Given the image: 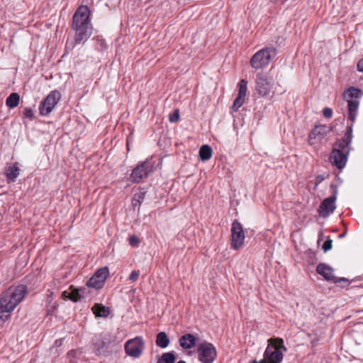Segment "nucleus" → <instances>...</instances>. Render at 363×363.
<instances>
[{
	"mask_svg": "<svg viewBox=\"0 0 363 363\" xmlns=\"http://www.w3.org/2000/svg\"><path fill=\"white\" fill-rule=\"evenodd\" d=\"M24 285H18L9 288L0 296V325L6 322L16 308L24 299L27 294Z\"/></svg>",
	"mask_w": 363,
	"mask_h": 363,
	"instance_id": "nucleus-1",
	"label": "nucleus"
},
{
	"mask_svg": "<svg viewBox=\"0 0 363 363\" xmlns=\"http://www.w3.org/2000/svg\"><path fill=\"white\" fill-rule=\"evenodd\" d=\"M352 138V124H351L347 127L343 137L341 139L337 140L333 145L330 156V161L337 169H341L346 165L348 155L352 150L351 143Z\"/></svg>",
	"mask_w": 363,
	"mask_h": 363,
	"instance_id": "nucleus-2",
	"label": "nucleus"
},
{
	"mask_svg": "<svg viewBox=\"0 0 363 363\" xmlns=\"http://www.w3.org/2000/svg\"><path fill=\"white\" fill-rule=\"evenodd\" d=\"M90 11L86 6H79L73 16L72 27L76 31L75 42L80 43L91 35Z\"/></svg>",
	"mask_w": 363,
	"mask_h": 363,
	"instance_id": "nucleus-3",
	"label": "nucleus"
},
{
	"mask_svg": "<svg viewBox=\"0 0 363 363\" xmlns=\"http://www.w3.org/2000/svg\"><path fill=\"white\" fill-rule=\"evenodd\" d=\"M282 350H286L284 341L280 338H270L268 345L264 352V363H281L283 360Z\"/></svg>",
	"mask_w": 363,
	"mask_h": 363,
	"instance_id": "nucleus-4",
	"label": "nucleus"
},
{
	"mask_svg": "<svg viewBox=\"0 0 363 363\" xmlns=\"http://www.w3.org/2000/svg\"><path fill=\"white\" fill-rule=\"evenodd\" d=\"M277 55L274 47H267L256 52L251 57L250 64L255 69H264Z\"/></svg>",
	"mask_w": 363,
	"mask_h": 363,
	"instance_id": "nucleus-5",
	"label": "nucleus"
},
{
	"mask_svg": "<svg viewBox=\"0 0 363 363\" xmlns=\"http://www.w3.org/2000/svg\"><path fill=\"white\" fill-rule=\"evenodd\" d=\"M198 359L201 363H213L217 357L215 346L208 342L204 341L196 345Z\"/></svg>",
	"mask_w": 363,
	"mask_h": 363,
	"instance_id": "nucleus-6",
	"label": "nucleus"
},
{
	"mask_svg": "<svg viewBox=\"0 0 363 363\" xmlns=\"http://www.w3.org/2000/svg\"><path fill=\"white\" fill-rule=\"evenodd\" d=\"M273 86L272 78L267 73L258 72L255 77V90L259 96L269 94Z\"/></svg>",
	"mask_w": 363,
	"mask_h": 363,
	"instance_id": "nucleus-7",
	"label": "nucleus"
},
{
	"mask_svg": "<svg viewBox=\"0 0 363 363\" xmlns=\"http://www.w3.org/2000/svg\"><path fill=\"white\" fill-rule=\"evenodd\" d=\"M245 236L242 224L235 220L231 226V248L237 250L244 244Z\"/></svg>",
	"mask_w": 363,
	"mask_h": 363,
	"instance_id": "nucleus-8",
	"label": "nucleus"
},
{
	"mask_svg": "<svg viewBox=\"0 0 363 363\" xmlns=\"http://www.w3.org/2000/svg\"><path fill=\"white\" fill-rule=\"evenodd\" d=\"M331 186L333 189V195L325 199L319 206L318 213L323 218L328 217L336 208L335 201L337 199V188L334 184Z\"/></svg>",
	"mask_w": 363,
	"mask_h": 363,
	"instance_id": "nucleus-9",
	"label": "nucleus"
},
{
	"mask_svg": "<svg viewBox=\"0 0 363 363\" xmlns=\"http://www.w3.org/2000/svg\"><path fill=\"white\" fill-rule=\"evenodd\" d=\"M60 98L61 94L58 91H51L40 105L39 111L40 115L48 116L51 113Z\"/></svg>",
	"mask_w": 363,
	"mask_h": 363,
	"instance_id": "nucleus-10",
	"label": "nucleus"
},
{
	"mask_svg": "<svg viewBox=\"0 0 363 363\" xmlns=\"http://www.w3.org/2000/svg\"><path fill=\"white\" fill-rule=\"evenodd\" d=\"M108 276V267H102L98 269L95 274L89 279L86 285L89 287L95 289H101L103 287L106 279Z\"/></svg>",
	"mask_w": 363,
	"mask_h": 363,
	"instance_id": "nucleus-11",
	"label": "nucleus"
},
{
	"mask_svg": "<svg viewBox=\"0 0 363 363\" xmlns=\"http://www.w3.org/2000/svg\"><path fill=\"white\" fill-rule=\"evenodd\" d=\"M329 131L328 127L325 125H315L309 134V144L313 145L320 143Z\"/></svg>",
	"mask_w": 363,
	"mask_h": 363,
	"instance_id": "nucleus-12",
	"label": "nucleus"
},
{
	"mask_svg": "<svg viewBox=\"0 0 363 363\" xmlns=\"http://www.w3.org/2000/svg\"><path fill=\"white\" fill-rule=\"evenodd\" d=\"M316 272L323 277L327 281H330L333 283L340 281V279L334 275L333 269L325 263H320L317 265Z\"/></svg>",
	"mask_w": 363,
	"mask_h": 363,
	"instance_id": "nucleus-13",
	"label": "nucleus"
},
{
	"mask_svg": "<svg viewBox=\"0 0 363 363\" xmlns=\"http://www.w3.org/2000/svg\"><path fill=\"white\" fill-rule=\"evenodd\" d=\"M138 178H145L147 177L150 173H152L155 170V166L150 160H146L141 163L140 164H138Z\"/></svg>",
	"mask_w": 363,
	"mask_h": 363,
	"instance_id": "nucleus-14",
	"label": "nucleus"
},
{
	"mask_svg": "<svg viewBox=\"0 0 363 363\" xmlns=\"http://www.w3.org/2000/svg\"><path fill=\"white\" fill-rule=\"evenodd\" d=\"M197 337L190 333L184 334L179 340V345L184 350H189L196 346Z\"/></svg>",
	"mask_w": 363,
	"mask_h": 363,
	"instance_id": "nucleus-15",
	"label": "nucleus"
},
{
	"mask_svg": "<svg viewBox=\"0 0 363 363\" xmlns=\"http://www.w3.org/2000/svg\"><path fill=\"white\" fill-rule=\"evenodd\" d=\"M363 96V91L354 86L349 87L344 93L343 97L346 101H359V99Z\"/></svg>",
	"mask_w": 363,
	"mask_h": 363,
	"instance_id": "nucleus-16",
	"label": "nucleus"
},
{
	"mask_svg": "<svg viewBox=\"0 0 363 363\" xmlns=\"http://www.w3.org/2000/svg\"><path fill=\"white\" fill-rule=\"evenodd\" d=\"M347 102L348 107V119L351 121V124L353 125L357 117L359 101H347Z\"/></svg>",
	"mask_w": 363,
	"mask_h": 363,
	"instance_id": "nucleus-17",
	"label": "nucleus"
},
{
	"mask_svg": "<svg viewBox=\"0 0 363 363\" xmlns=\"http://www.w3.org/2000/svg\"><path fill=\"white\" fill-rule=\"evenodd\" d=\"M169 338L165 332H160L156 336V345L160 348L164 349L169 345Z\"/></svg>",
	"mask_w": 363,
	"mask_h": 363,
	"instance_id": "nucleus-18",
	"label": "nucleus"
},
{
	"mask_svg": "<svg viewBox=\"0 0 363 363\" xmlns=\"http://www.w3.org/2000/svg\"><path fill=\"white\" fill-rule=\"evenodd\" d=\"M177 355L174 351L163 353L157 358V363H174Z\"/></svg>",
	"mask_w": 363,
	"mask_h": 363,
	"instance_id": "nucleus-19",
	"label": "nucleus"
},
{
	"mask_svg": "<svg viewBox=\"0 0 363 363\" xmlns=\"http://www.w3.org/2000/svg\"><path fill=\"white\" fill-rule=\"evenodd\" d=\"M92 311L96 317L106 318L109 315V310L102 304L96 303L92 307Z\"/></svg>",
	"mask_w": 363,
	"mask_h": 363,
	"instance_id": "nucleus-20",
	"label": "nucleus"
},
{
	"mask_svg": "<svg viewBox=\"0 0 363 363\" xmlns=\"http://www.w3.org/2000/svg\"><path fill=\"white\" fill-rule=\"evenodd\" d=\"M212 148L208 145L201 146L199 150V157L202 161H207L210 160L212 157Z\"/></svg>",
	"mask_w": 363,
	"mask_h": 363,
	"instance_id": "nucleus-21",
	"label": "nucleus"
},
{
	"mask_svg": "<svg viewBox=\"0 0 363 363\" xmlns=\"http://www.w3.org/2000/svg\"><path fill=\"white\" fill-rule=\"evenodd\" d=\"M20 101V96L18 93L11 94L6 101V104L10 108H13L18 106Z\"/></svg>",
	"mask_w": 363,
	"mask_h": 363,
	"instance_id": "nucleus-22",
	"label": "nucleus"
},
{
	"mask_svg": "<svg viewBox=\"0 0 363 363\" xmlns=\"http://www.w3.org/2000/svg\"><path fill=\"white\" fill-rule=\"evenodd\" d=\"M125 350L127 354L136 357V338L129 340L125 345Z\"/></svg>",
	"mask_w": 363,
	"mask_h": 363,
	"instance_id": "nucleus-23",
	"label": "nucleus"
},
{
	"mask_svg": "<svg viewBox=\"0 0 363 363\" xmlns=\"http://www.w3.org/2000/svg\"><path fill=\"white\" fill-rule=\"evenodd\" d=\"M247 90V81L242 79L238 83V96L245 97L246 96Z\"/></svg>",
	"mask_w": 363,
	"mask_h": 363,
	"instance_id": "nucleus-24",
	"label": "nucleus"
},
{
	"mask_svg": "<svg viewBox=\"0 0 363 363\" xmlns=\"http://www.w3.org/2000/svg\"><path fill=\"white\" fill-rule=\"evenodd\" d=\"M19 169L16 166H12L6 170V176L8 179L14 180L19 174Z\"/></svg>",
	"mask_w": 363,
	"mask_h": 363,
	"instance_id": "nucleus-25",
	"label": "nucleus"
},
{
	"mask_svg": "<svg viewBox=\"0 0 363 363\" xmlns=\"http://www.w3.org/2000/svg\"><path fill=\"white\" fill-rule=\"evenodd\" d=\"M245 101V97L242 96H237V98L235 99L233 104V109L234 111H238L239 108L241 107V106L243 104Z\"/></svg>",
	"mask_w": 363,
	"mask_h": 363,
	"instance_id": "nucleus-26",
	"label": "nucleus"
},
{
	"mask_svg": "<svg viewBox=\"0 0 363 363\" xmlns=\"http://www.w3.org/2000/svg\"><path fill=\"white\" fill-rule=\"evenodd\" d=\"M169 120L172 123H176L179 120V110L175 109L172 113L169 116Z\"/></svg>",
	"mask_w": 363,
	"mask_h": 363,
	"instance_id": "nucleus-27",
	"label": "nucleus"
},
{
	"mask_svg": "<svg viewBox=\"0 0 363 363\" xmlns=\"http://www.w3.org/2000/svg\"><path fill=\"white\" fill-rule=\"evenodd\" d=\"M145 348L144 342L141 337L138 336V357L140 355Z\"/></svg>",
	"mask_w": 363,
	"mask_h": 363,
	"instance_id": "nucleus-28",
	"label": "nucleus"
},
{
	"mask_svg": "<svg viewBox=\"0 0 363 363\" xmlns=\"http://www.w3.org/2000/svg\"><path fill=\"white\" fill-rule=\"evenodd\" d=\"M333 247V240L331 239L326 240L323 245V249L325 252H327L332 249Z\"/></svg>",
	"mask_w": 363,
	"mask_h": 363,
	"instance_id": "nucleus-29",
	"label": "nucleus"
},
{
	"mask_svg": "<svg viewBox=\"0 0 363 363\" xmlns=\"http://www.w3.org/2000/svg\"><path fill=\"white\" fill-rule=\"evenodd\" d=\"M23 114H24V116L26 118H29L30 120H32L33 118V116H34L33 111L30 108H26L24 109Z\"/></svg>",
	"mask_w": 363,
	"mask_h": 363,
	"instance_id": "nucleus-30",
	"label": "nucleus"
},
{
	"mask_svg": "<svg viewBox=\"0 0 363 363\" xmlns=\"http://www.w3.org/2000/svg\"><path fill=\"white\" fill-rule=\"evenodd\" d=\"M323 113L324 117L330 118L333 116V110L330 108L326 107L323 110Z\"/></svg>",
	"mask_w": 363,
	"mask_h": 363,
	"instance_id": "nucleus-31",
	"label": "nucleus"
},
{
	"mask_svg": "<svg viewBox=\"0 0 363 363\" xmlns=\"http://www.w3.org/2000/svg\"><path fill=\"white\" fill-rule=\"evenodd\" d=\"M69 297L70 299H72L74 301H77V300H79V297L78 291L75 290V291H72V293L70 294Z\"/></svg>",
	"mask_w": 363,
	"mask_h": 363,
	"instance_id": "nucleus-32",
	"label": "nucleus"
},
{
	"mask_svg": "<svg viewBox=\"0 0 363 363\" xmlns=\"http://www.w3.org/2000/svg\"><path fill=\"white\" fill-rule=\"evenodd\" d=\"M134 143V135L133 134H131L127 139V147H128V150H130V143Z\"/></svg>",
	"mask_w": 363,
	"mask_h": 363,
	"instance_id": "nucleus-33",
	"label": "nucleus"
},
{
	"mask_svg": "<svg viewBox=\"0 0 363 363\" xmlns=\"http://www.w3.org/2000/svg\"><path fill=\"white\" fill-rule=\"evenodd\" d=\"M145 194H146V192L145 191H143V189H141L140 190V195H139V198L138 199V203H139V204L141 203Z\"/></svg>",
	"mask_w": 363,
	"mask_h": 363,
	"instance_id": "nucleus-34",
	"label": "nucleus"
},
{
	"mask_svg": "<svg viewBox=\"0 0 363 363\" xmlns=\"http://www.w3.org/2000/svg\"><path fill=\"white\" fill-rule=\"evenodd\" d=\"M357 69L359 72L363 73V58L357 62Z\"/></svg>",
	"mask_w": 363,
	"mask_h": 363,
	"instance_id": "nucleus-35",
	"label": "nucleus"
},
{
	"mask_svg": "<svg viewBox=\"0 0 363 363\" xmlns=\"http://www.w3.org/2000/svg\"><path fill=\"white\" fill-rule=\"evenodd\" d=\"M325 179V177L323 175H318L315 178V186L318 185Z\"/></svg>",
	"mask_w": 363,
	"mask_h": 363,
	"instance_id": "nucleus-36",
	"label": "nucleus"
},
{
	"mask_svg": "<svg viewBox=\"0 0 363 363\" xmlns=\"http://www.w3.org/2000/svg\"><path fill=\"white\" fill-rule=\"evenodd\" d=\"M129 242H130V244L132 246H135L136 245V238H135V236L133 235V236L130 237Z\"/></svg>",
	"mask_w": 363,
	"mask_h": 363,
	"instance_id": "nucleus-37",
	"label": "nucleus"
},
{
	"mask_svg": "<svg viewBox=\"0 0 363 363\" xmlns=\"http://www.w3.org/2000/svg\"><path fill=\"white\" fill-rule=\"evenodd\" d=\"M130 279L131 280H135L136 279V271H133L130 275Z\"/></svg>",
	"mask_w": 363,
	"mask_h": 363,
	"instance_id": "nucleus-38",
	"label": "nucleus"
},
{
	"mask_svg": "<svg viewBox=\"0 0 363 363\" xmlns=\"http://www.w3.org/2000/svg\"><path fill=\"white\" fill-rule=\"evenodd\" d=\"M252 363H264V362L262 359L260 361L253 360Z\"/></svg>",
	"mask_w": 363,
	"mask_h": 363,
	"instance_id": "nucleus-39",
	"label": "nucleus"
},
{
	"mask_svg": "<svg viewBox=\"0 0 363 363\" xmlns=\"http://www.w3.org/2000/svg\"><path fill=\"white\" fill-rule=\"evenodd\" d=\"M345 233H346V232H345V233H342V234L339 235V238H343V237L345 235Z\"/></svg>",
	"mask_w": 363,
	"mask_h": 363,
	"instance_id": "nucleus-40",
	"label": "nucleus"
},
{
	"mask_svg": "<svg viewBox=\"0 0 363 363\" xmlns=\"http://www.w3.org/2000/svg\"><path fill=\"white\" fill-rule=\"evenodd\" d=\"M177 363H186V362L184 360H179Z\"/></svg>",
	"mask_w": 363,
	"mask_h": 363,
	"instance_id": "nucleus-41",
	"label": "nucleus"
},
{
	"mask_svg": "<svg viewBox=\"0 0 363 363\" xmlns=\"http://www.w3.org/2000/svg\"><path fill=\"white\" fill-rule=\"evenodd\" d=\"M135 171V169H134L133 170L132 175L134 174Z\"/></svg>",
	"mask_w": 363,
	"mask_h": 363,
	"instance_id": "nucleus-42",
	"label": "nucleus"
}]
</instances>
